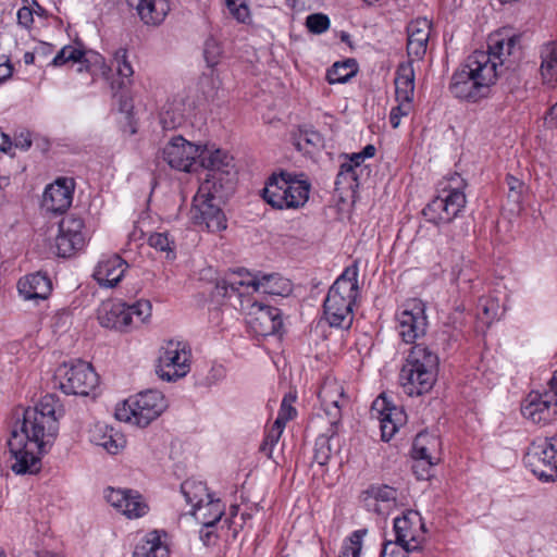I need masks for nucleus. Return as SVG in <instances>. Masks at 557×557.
Listing matches in <instances>:
<instances>
[{"label":"nucleus","instance_id":"nucleus-1","mask_svg":"<svg viewBox=\"0 0 557 557\" xmlns=\"http://www.w3.org/2000/svg\"><path fill=\"white\" fill-rule=\"evenodd\" d=\"M62 405L53 394H46L34 406L24 410L20 429H14L8 446L17 474L36 473L40 469V455L51 446L59 432Z\"/></svg>","mask_w":557,"mask_h":557},{"label":"nucleus","instance_id":"nucleus-2","mask_svg":"<svg viewBox=\"0 0 557 557\" xmlns=\"http://www.w3.org/2000/svg\"><path fill=\"white\" fill-rule=\"evenodd\" d=\"M496 83L495 65L485 53L470 54L453 74L449 89L458 99L476 102L490 94Z\"/></svg>","mask_w":557,"mask_h":557},{"label":"nucleus","instance_id":"nucleus-3","mask_svg":"<svg viewBox=\"0 0 557 557\" xmlns=\"http://www.w3.org/2000/svg\"><path fill=\"white\" fill-rule=\"evenodd\" d=\"M416 309H418L417 300L409 298L396 312V331L401 342L406 345H410L406 351L407 356L398 374V386L401 393L409 397L418 395V354L416 351L418 318Z\"/></svg>","mask_w":557,"mask_h":557},{"label":"nucleus","instance_id":"nucleus-4","mask_svg":"<svg viewBox=\"0 0 557 557\" xmlns=\"http://www.w3.org/2000/svg\"><path fill=\"white\" fill-rule=\"evenodd\" d=\"M358 294V268L348 267L330 287L323 304L324 315L331 326L342 329L351 326Z\"/></svg>","mask_w":557,"mask_h":557},{"label":"nucleus","instance_id":"nucleus-5","mask_svg":"<svg viewBox=\"0 0 557 557\" xmlns=\"http://www.w3.org/2000/svg\"><path fill=\"white\" fill-rule=\"evenodd\" d=\"M310 189L305 174L282 171L269 177L262 197L274 209H299L307 203Z\"/></svg>","mask_w":557,"mask_h":557},{"label":"nucleus","instance_id":"nucleus-6","mask_svg":"<svg viewBox=\"0 0 557 557\" xmlns=\"http://www.w3.org/2000/svg\"><path fill=\"white\" fill-rule=\"evenodd\" d=\"M166 406L161 392L149 389L126 399L121 407L116 408L115 417L120 421L146 428L165 410Z\"/></svg>","mask_w":557,"mask_h":557},{"label":"nucleus","instance_id":"nucleus-7","mask_svg":"<svg viewBox=\"0 0 557 557\" xmlns=\"http://www.w3.org/2000/svg\"><path fill=\"white\" fill-rule=\"evenodd\" d=\"M99 376L91 364L76 360L63 363L54 374V387H59L66 395H89L98 385Z\"/></svg>","mask_w":557,"mask_h":557},{"label":"nucleus","instance_id":"nucleus-8","mask_svg":"<svg viewBox=\"0 0 557 557\" xmlns=\"http://www.w3.org/2000/svg\"><path fill=\"white\" fill-rule=\"evenodd\" d=\"M211 193V182L208 180L199 186L194 196L189 211L195 225L206 227L209 232H221L226 228V218Z\"/></svg>","mask_w":557,"mask_h":557},{"label":"nucleus","instance_id":"nucleus-9","mask_svg":"<svg viewBox=\"0 0 557 557\" xmlns=\"http://www.w3.org/2000/svg\"><path fill=\"white\" fill-rule=\"evenodd\" d=\"M524 463L539 480L557 481V437L532 442L524 456Z\"/></svg>","mask_w":557,"mask_h":557},{"label":"nucleus","instance_id":"nucleus-10","mask_svg":"<svg viewBox=\"0 0 557 557\" xmlns=\"http://www.w3.org/2000/svg\"><path fill=\"white\" fill-rule=\"evenodd\" d=\"M544 392L532 391L521 407L524 418L533 423L547 424L557 418V370Z\"/></svg>","mask_w":557,"mask_h":557},{"label":"nucleus","instance_id":"nucleus-11","mask_svg":"<svg viewBox=\"0 0 557 557\" xmlns=\"http://www.w3.org/2000/svg\"><path fill=\"white\" fill-rule=\"evenodd\" d=\"M189 361L190 350L186 344L171 339L162 347L157 374L163 381L174 382L189 372Z\"/></svg>","mask_w":557,"mask_h":557},{"label":"nucleus","instance_id":"nucleus-12","mask_svg":"<svg viewBox=\"0 0 557 557\" xmlns=\"http://www.w3.org/2000/svg\"><path fill=\"white\" fill-rule=\"evenodd\" d=\"M466 196L458 188H443L422 210L426 221L433 224L449 223L466 206Z\"/></svg>","mask_w":557,"mask_h":557},{"label":"nucleus","instance_id":"nucleus-13","mask_svg":"<svg viewBox=\"0 0 557 557\" xmlns=\"http://www.w3.org/2000/svg\"><path fill=\"white\" fill-rule=\"evenodd\" d=\"M414 70L411 62L398 66L395 77V95L398 106L393 108L389 122L393 128H397L400 116H407L413 109L414 96Z\"/></svg>","mask_w":557,"mask_h":557},{"label":"nucleus","instance_id":"nucleus-14","mask_svg":"<svg viewBox=\"0 0 557 557\" xmlns=\"http://www.w3.org/2000/svg\"><path fill=\"white\" fill-rule=\"evenodd\" d=\"M519 36H504L495 34L488 38L487 51H474L473 53H485L490 62L495 65L496 78L502 74L503 69H513L520 57Z\"/></svg>","mask_w":557,"mask_h":557},{"label":"nucleus","instance_id":"nucleus-15","mask_svg":"<svg viewBox=\"0 0 557 557\" xmlns=\"http://www.w3.org/2000/svg\"><path fill=\"white\" fill-rule=\"evenodd\" d=\"M201 156V146L190 143L182 136L173 137L162 149V159L177 171L191 172Z\"/></svg>","mask_w":557,"mask_h":557},{"label":"nucleus","instance_id":"nucleus-16","mask_svg":"<svg viewBox=\"0 0 557 557\" xmlns=\"http://www.w3.org/2000/svg\"><path fill=\"white\" fill-rule=\"evenodd\" d=\"M371 418L380 423L381 437L383 441H389L399 426L406 422V413L401 408L395 406L387 399L385 394L375 398L371 406Z\"/></svg>","mask_w":557,"mask_h":557},{"label":"nucleus","instance_id":"nucleus-17","mask_svg":"<svg viewBox=\"0 0 557 557\" xmlns=\"http://www.w3.org/2000/svg\"><path fill=\"white\" fill-rule=\"evenodd\" d=\"M418 516V511L408 510L401 517L394 519V531L396 535V543L387 542L381 553V557H408L407 554L418 548L417 545H411L410 542L414 541V534L411 533L410 527L412 525L411 516Z\"/></svg>","mask_w":557,"mask_h":557},{"label":"nucleus","instance_id":"nucleus-18","mask_svg":"<svg viewBox=\"0 0 557 557\" xmlns=\"http://www.w3.org/2000/svg\"><path fill=\"white\" fill-rule=\"evenodd\" d=\"M104 498L108 504L129 519L143 517L148 511L141 495L132 490L107 487Z\"/></svg>","mask_w":557,"mask_h":557},{"label":"nucleus","instance_id":"nucleus-19","mask_svg":"<svg viewBox=\"0 0 557 557\" xmlns=\"http://www.w3.org/2000/svg\"><path fill=\"white\" fill-rule=\"evenodd\" d=\"M319 399L330 425L337 426L342 419V408L348 403L342 384L334 379L325 380L320 387Z\"/></svg>","mask_w":557,"mask_h":557},{"label":"nucleus","instance_id":"nucleus-20","mask_svg":"<svg viewBox=\"0 0 557 557\" xmlns=\"http://www.w3.org/2000/svg\"><path fill=\"white\" fill-rule=\"evenodd\" d=\"M249 324L258 335L275 334L282 327L281 311L277 308L255 301L249 312Z\"/></svg>","mask_w":557,"mask_h":557},{"label":"nucleus","instance_id":"nucleus-21","mask_svg":"<svg viewBox=\"0 0 557 557\" xmlns=\"http://www.w3.org/2000/svg\"><path fill=\"white\" fill-rule=\"evenodd\" d=\"M366 508L381 516H387L396 506L397 491L388 485L372 484L362 494Z\"/></svg>","mask_w":557,"mask_h":557},{"label":"nucleus","instance_id":"nucleus-22","mask_svg":"<svg viewBox=\"0 0 557 557\" xmlns=\"http://www.w3.org/2000/svg\"><path fill=\"white\" fill-rule=\"evenodd\" d=\"M128 264L120 256L103 257L95 268L94 278L102 287H115L123 278Z\"/></svg>","mask_w":557,"mask_h":557},{"label":"nucleus","instance_id":"nucleus-23","mask_svg":"<svg viewBox=\"0 0 557 557\" xmlns=\"http://www.w3.org/2000/svg\"><path fill=\"white\" fill-rule=\"evenodd\" d=\"M137 11L140 20L150 26L162 24L171 11L170 0H126Z\"/></svg>","mask_w":557,"mask_h":557},{"label":"nucleus","instance_id":"nucleus-24","mask_svg":"<svg viewBox=\"0 0 557 557\" xmlns=\"http://www.w3.org/2000/svg\"><path fill=\"white\" fill-rule=\"evenodd\" d=\"M73 189L66 178H58L49 185L44 194V206L54 213H62L70 208Z\"/></svg>","mask_w":557,"mask_h":557},{"label":"nucleus","instance_id":"nucleus-25","mask_svg":"<svg viewBox=\"0 0 557 557\" xmlns=\"http://www.w3.org/2000/svg\"><path fill=\"white\" fill-rule=\"evenodd\" d=\"M52 284L47 274L37 272L20 278L17 283L18 294L25 300H42L48 298Z\"/></svg>","mask_w":557,"mask_h":557},{"label":"nucleus","instance_id":"nucleus-26","mask_svg":"<svg viewBox=\"0 0 557 557\" xmlns=\"http://www.w3.org/2000/svg\"><path fill=\"white\" fill-rule=\"evenodd\" d=\"M258 274H251L244 269H238L216 282L215 288L223 297H231L233 294L243 296L242 287H251L256 292Z\"/></svg>","mask_w":557,"mask_h":557},{"label":"nucleus","instance_id":"nucleus-27","mask_svg":"<svg viewBox=\"0 0 557 557\" xmlns=\"http://www.w3.org/2000/svg\"><path fill=\"white\" fill-rule=\"evenodd\" d=\"M98 321L103 327L126 331L131 318L126 314L124 302H102L98 309Z\"/></svg>","mask_w":557,"mask_h":557},{"label":"nucleus","instance_id":"nucleus-28","mask_svg":"<svg viewBox=\"0 0 557 557\" xmlns=\"http://www.w3.org/2000/svg\"><path fill=\"white\" fill-rule=\"evenodd\" d=\"M90 442L102 447L109 454L115 455L124 446V437L113 428L104 423H96L89 431Z\"/></svg>","mask_w":557,"mask_h":557},{"label":"nucleus","instance_id":"nucleus-29","mask_svg":"<svg viewBox=\"0 0 557 557\" xmlns=\"http://www.w3.org/2000/svg\"><path fill=\"white\" fill-rule=\"evenodd\" d=\"M440 368V358L436 352L430 348L422 350L420 359V396L432 389L437 381Z\"/></svg>","mask_w":557,"mask_h":557},{"label":"nucleus","instance_id":"nucleus-30","mask_svg":"<svg viewBox=\"0 0 557 557\" xmlns=\"http://www.w3.org/2000/svg\"><path fill=\"white\" fill-rule=\"evenodd\" d=\"M198 159L205 169L213 172V180H216L218 173L230 174V169H233V158L221 149L209 150L201 147V156Z\"/></svg>","mask_w":557,"mask_h":557},{"label":"nucleus","instance_id":"nucleus-31","mask_svg":"<svg viewBox=\"0 0 557 557\" xmlns=\"http://www.w3.org/2000/svg\"><path fill=\"white\" fill-rule=\"evenodd\" d=\"M77 72L88 73L91 76L90 84H92L99 77L109 81L111 66L106 63V59L100 53L84 50V57L81 60Z\"/></svg>","mask_w":557,"mask_h":557},{"label":"nucleus","instance_id":"nucleus-32","mask_svg":"<svg viewBox=\"0 0 557 557\" xmlns=\"http://www.w3.org/2000/svg\"><path fill=\"white\" fill-rule=\"evenodd\" d=\"M256 292L273 296H287L292 292L290 281L277 273L258 275Z\"/></svg>","mask_w":557,"mask_h":557},{"label":"nucleus","instance_id":"nucleus-33","mask_svg":"<svg viewBox=\"0 0 557 557\" xmlns=\"http://www.w3.org/2000/svg\"><path fill=\"white\" fill-rule=\"evenodd\" d=\"M170 550L159 531L149 532L134 550L133 557H169Z\"/></svg>","mask_w":557,"mask_h":557},{"label":"nucleus","instance_id":"nucleus-34","mask_svg":"<svg viewBox=\"0 0 557 557\" xmlns=\"http://www.w3.org/2000/svg\"><path fill=\"white\" fill-rule=\"evenodd\" d=\"M541 75L544 84L557 85V42H548L541 50Z\"/></svg>","mask_w":557,"mask_h":557},{"label":"nucleus","instance_id":"nucleus-35","mask_svg":"<svg viewBox=\"0 0 557 557\" xmlns=\"http://www.w3.org/2000/svg\"><path fill=\"white\" fill-rule=\"evenodd\" d=\"M181 492L187 504L191 506V511H195L213 497L208 493V488L203 482L194 479L185 480L181 485Z\"/></svg>","mask_w":557,"mask_h":557},{"label":"nucleus","instance_id":"nucleus-36","mask_svg":"<svg viewBox=\"0 0 557 557\" xmlns=\"http://www.w3.org/2000/svg\"><path fill=\"white\" fill-rule=\"evenodd\" d=\"M59 231L72 238L73 243L81 246H85L87 232L83 219L73 214L65 215L60 224Z\"/></svg>","mask_w":557,"mask_h":557},{"label":"nucleus","instance_id":"nucleus-37","mask_svg":"<svg viewBox=\"0 0 557 557\" xmlns=\"http://www.w3.org/2000/svg\"><path fill=\"white\" fill-rule=\"evenodd\" d=\"M185 122L184 103L181 100L166 102L160 113L163 129H174Z\"/></svg>","mask_w":557,"mask_h":557},{"label":"nucleus","instance_id":"nucleus-38","mask_svg":"<svg viewBox=\"0 0 557 557\" xmlns=\"http://www.w3.org/2000/svg\"><path fill=\"white\" fill-rule=\"evenodd\" d=\"M191 513L196 519L202 523L203 527H214L224 515V506L220 499L213 497L205 503L201 507L197 508Z\"/></svg>","mask_w":557,"mask_h":557},{"label":"nucleus","instance_id":"nucleus-39","mask_svg":"<svg viewBox=\"0 0 557 557\" xmlns=\"http://www.w3.org/2000/svg\"><path fill=\"white\" fill-rule=\"evenodd\" d=\"M358 72V63L355 59H346L341 62H335L331 69L327 70L326 81L329 84H344L351 77L356 76Z\"/></svg>","mask_w":557,"mask_h":557},{"label":"nucleus","instance_id":"nucleus-40","mask_svg":"<svg viewBox=\"0 0 557 557\" xmlns=\"http://www.w3.org/2000/svg\"><path fill=\"white\" fill-rule=\"evenodd\" d=\"M337 426H331L326 433L321 434L317 437L314 444L313 461L319 466H324L329 462L332 449L330 445L331 438L336 435Z\"/></svg>","mask_w":557,"mask_h":557},{"label":"nucleus","instance_id":"nucleus-41","mask_svg":"<svg viewBox=\"0 0 557 557\" xmlns=\"http://www.w3.org/2000/svg\"><path fill=\"white\" fill-rule=\"evenodd\" d=\"M151 304L148 300H138L133 305L125 304L126 314L131 318L129 329L138 327L151 317Z\"/></svg>","mask_w":557,"mask_h":557},{"label":"nucleus","instance_id":"nucleus-42","mask_svg":"<svg viewBox=\"0 0 557 557\" xmlns=\"http://www.w3.org/2000/svg\"><path fill=\"white\" fill-rule=\"evenodd\" d=\"M366 159L362 157L360 152L352 153L349 158L348 162H344L341 165V170L337 174L336 184H341L343 181L350 180L351 182L356 183V186H358V176L359 172H362L363 169H361V164L363 163Z\"/></svg>","mask_w":557,"mask_h":557},{"label":"nucleus","instance_id":"nucleus-43","mask_svg":"<svg viewBox=\"0 0 557 557\" xmlns=\"http://www.w3.org/2000/svg\"><path fill=\"white\" fill-rule=\"evenodd\" d=\"M442 443L440 437L430 436L426 444L420 445V468L422 463L432 468L441 461Z\"/></svg>","mask_w":557,"mask_h":557},{"label":"nucleus","instance_id":"nucleus-44","mask_svg":"<svg viewBox=\"0 0 557 557\" xmlns=\"http://www.w3.org/2000/svg\"><path fill=\"white\" fill-rule=\"evenodd\" d=\"M367 529H359L343 543L339 557H360L362 548V539L367 534Z\"/></svg>","mask_w":557,"mask_h":557},{"label":"nucleus","instance_id":"nucleus-45","mask_svg":"<svg viewBox=\"0 0 557 557\" xmlns=\"http://www.w3.org/2000/svg\"><path fill=\"white\" fill-rule=\"evenodd\" d=\"M84 57V50L82 48L75 46H64L52 59L51 65L53 66H62L67 62H77L81 63L82 58Z\"/></svg>","mask_w":557,"mask_h":557},{"label":"nucleus","instance_id":"nucleus-46","mask_svg":"<svg viewBox=\"0 0 557 557\" xmlns=\"http://www.w3.org/2000/svg\"><path fill=\"white\" fill-rule=\"evenodd\" d=\"M149 245L159 250L166 252V257L173 259L175 257V243L169 237L168 233H153L148 238Z\"/></svg>","mask_w":557,"mask_h":557},{"label":"nucleus","instance_id":"nucleus-47","mask_svg":"<svg viewBox=\"0 0 557 557\" xmlns=\"http://www.w3.org/2000/svg\"><path fill=\"white\" fill-rule=\"evenodd\" d=\"M282 433L283 429L278 426V423H273L272 426L268 430L260 445V451L268 458H272L273 448L277 444Z\"/></svg>","mask_w":557,"mask_h":557},{"label":"nucleus","instance_id":"nucleus-48","mask_svg":"<svg viewBox=\"0 0 557 557\" xmlns=\"http://www.w3.org/2000/svg\"><path fill=\"white\" fill-rule=\"evenodd\" d=\"M113 63L119 76L126 79H129L133 76L134 71L131 62L128 61L126 49L120 48L114 52Z\"/></svg>","mask_w":557,"mask_h":557},{"label":"nucleus","instance_id":"nucleus-49","mask_svg":"<svg viewBox=\"0 0 557 557\" xmlns=\"http://www.w3.org/2000/svg\"><path fill=\"white\" fill-rule=\"evenodd\" d=\"M306 26L313 34H322L330 28V18L323 13H313L307 16Z\"/></svg>","mask_w":557,"mask_h":557},{"label":"nucleus","instance_id":"nucleus-50","mask_svg":"<svg viewBox=\"0 0 557 557\" xmlns=\"http://www.w3.org/2000/svg\"><path fill=\"white\" fill-rule=\"evenodd\" d=\"M55 248L59 257H71L75 251L83 249L81 246L73 243L72 238L67 237L59 231L55 238Z\"/></svg>","mask_w":557,"mask_h":557},{"label":"nucleus","instance_id":"nucleus-51","mask_svg":"<svg viewBox=\"0 0 557 557\" xmlns=\"http://www.w3.org/2000/svg\"><path fill=\"white\" fill-rule=\"evenodd\" d=\"M479 317L486 324H490L498 314L499 306L495 299H480Z\"/></svg>","mask_w":557,"mask_h":557},{"label":"nucleus","instance_id":"nucleus-52","mask_svg":"<svg viewBox=\"0 0 557 557\" xmlns=\"http://www.w3.org/2000/svg\"><path fill=\"white\" fill-rule=\"evenodd\" d=\"M293 398L288 399L287 396H285L282 400L281 408L278 410V414L273 423H278V426L284 430L285 424L287 421L292 420L295 414L296 410L292 406Z\"/></svg>","mask_w":557,"mask_h":557},{"label":"nucleus","instance_id":"nucleus-53","mask_svg":"<svg viewBox=\"0 0 557 557\" xmlns=\"http://www.w3.org/2000/svg\"><path fill=\"white\" fill-rule=\"evenodd\" d=\"M227 8H228L232 16L237 22L243 23V24H249L251 22L250 10L246 3H244V2L237 3V1L231 2V3H228Z\"/></svg>","mask_w":557,"mask_h":557},{"label":"nucleus","instance_id":"nucleus-54","mask_svg":"<svg viewBox=\"0 0 557 557\" xmlns=\"http://www.w3.org/2000/svg\"><path fill=\"white\" fill-rule=\"evenodd\" d=\"M506 182L509 188L508 198L513 202L519 205L522 197L523 183L516 178L512 175L506 176Z\"/></svg>","mask_w":557,"mask_h":557},{"label":"nucleus","instance_id":"nucleus-55","mask_svg":"<svg viewBox=\"0 0 557 557\" xmlns=\"http://www.w3.org/2000/svg\"><path fill=\"white\" fill-rule=\"evenodd\" d=\"M203 54L209 66H214L218 63L221 48L214 39L210 38L206 41Z\"/></svg>","mask_w":557,"mask_h":557},{"label":"nucleus","instance_id":"nucleus-56","mask_svg":"<svg viewBox=\"0 0 557 557\" xmlns=\"http://www.w3.org/2000/svg\"><path fill=\"white\" fill-rule=\"evenodd\" d=\"M17 23L24 28L29 29L34 23V11L28 5H23L17 11Z\"/></svg>","mask_w":557,"mask_h":557},{"label":"nucleus","instance_id":"nucleus-57","mask_svg":"<svg viewBox=\"0 0 557 557\" xmlns=\"http://www.w3.org/2000/svg\"><path fill=\"white\" fill-rule=\"evenodd\" d=\"M12 144L15 148H18L24 151L28 150L32 146L30 133L26 129L16 133Z\"/></svg>","mask_w":557,"mask_h":557},{"label":"nucleus","instance_id":"nucleus-58","mask_svg":"<svg viewBox=\"0 0 557 557\" xmlns=\"http://www.w3.org/2000/svg\"><path fill=\"white\" fill-rule=\"evenodd\" d=\"M212 528L213 527H203L199 532L200 540L206 546L213 544L218 539V535Z\"/></svg>","mask_w":557,"mask_h":557},{"label":"nucleus","instance_id":"nucleus-59","mask_svg":"<svg viewBox=\"0 0 557 557\" xmlns=\"http://www.w3.org/2000/svg\"><path fill=\"white\" fill-rule=\"evenodd\" d=\"M544 122L550 128L557 126V103L552 106L547 111L546 115L544 116Z\"/></svg>","mask_w":557,"mask_h":557},{"label":"nucleus","instance_id":"nucleus-60","mask_svg":"<svg viewBox=\"0 0 557 557\" xmlns=\"http://www.w3.org/2000/svg\"><path fill=\"white\" fill-rule=\"evenodd\" d=\"M13 147L11 138L0 131V151L10 152Z\"/></svg>","mask_w":557,"mask_h":557},{"label":"nucleus","instance_id":"nucleus-61","mask_svg":"<svg viewBox=\"0 0 557 557\" xmlns=\"http://www.w3.org/2000/svg\"><path fill=\"white\" fill-rule=\"evenodd\" d=\"M13 73V66L11 63L7 62L3 64H0V83H3L5 79L11 77Z\"/></svg>","mask_w":557,"mask_h":557},{"label":"nucleus","instance_id":"nucleus-62","mask_svg":"<svg viewBox=\"0 0 557 557\" xmlns=\"http://www.w3.org/2000/svg\"><path fill=\"white\" fill-rule=\"evenodd\" d=\"M375 147L373 145H367L362 151H360V153L362 154V157L366 159V158H372L374 157L375 154Z\"/></svg>","mask_w":557,"mask_h":557},{"label":"nucleus","instance_id":"nucleus-63","mask_svg":"<svg viewBox=\"0 0 557 557\" xmlns=\"http://www.w3.org/2000/svg\"><path fill=\"white\" fill-rule=\"evenodd\" d=\"M50 51H51V45H48V44H40L36 48V53L37 54L47 55Z\"/></svg>","mask_w":557,"mask_h":557},{"label":"nucleus","instance_id":"nucleus-64","mask_svg":"<svg viewBox=\"0 0 557 557\" xmlns=\"http://www.w3.org/2000/svg\"><path fill=\"white\" fill-rule=\"evenodd\" d=\"M410 455H411L412 459H414V460L418 459V435H416L412 438Z\"/></svg>","mask_w":557,"mask_h":557}]
</instances>
